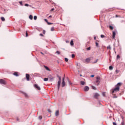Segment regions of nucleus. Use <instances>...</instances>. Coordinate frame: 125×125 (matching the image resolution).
Wrapping results in <instances>:
<instances>
[{"label": "nucleus", "mask_w": 125, "mask_h": 125, "mask_svg": "<svg viewBox=\"0 0 125 125\" xmlns=\"http://www.w3.org/2000/svg\"><path fill=\"white\" fill-rule=\"evenodd\" d=\"M37 18H38V17H37V16H34V20H37Z\"/></svg>", "instance_id": "22"}, {"label": "nucleus", "mask_w": 125, "mask_h": 125, "mask_svg": "<svg viewBox=\"0 0 125 125\" xmlns=\"http://www.w3.org/2000/svg\"><path fill=\"white\" fill-rule=\"evenodd\" d=\"M106 93L105 92H103L102 95H103V96H105V94Z\"/></svg>", "instance_id": "33"}, {"label": "nucleus", "mask_w": 125, "mask_h": 125, "mask_svg": "<svg viewBox=\"0 0 125 125\" xmlns=\"http://www.w3.org/2000/svg\"><path fill=\"white\" fill-rule=\"evenodd\" d=\"M68 82H69V83H70V81H68Z\"/></svg>", "instance_id": "57"}, {"label": "nucleus", "mask_w": 125, "mask_h": 125, "mask_svg": "<svg viewBox=\"0 0 125 125\" xmlns=\"http://www.w3.org/2000/svg\"><path fill=\"white\" fill-rule=\"evenodd\" d=\"M89 90V87L87 86H86L84 87V91H88Z\"/></svg>", "instance_id": "7"}, {"label": "nucleus", "mask_w": 125, "mask_h": 125, "mask_svg": "<svg viewBox=\"0 0 125 125\" xmlns=\"http://www.w3.org/2000/svg\"><path fill=\"white\" fill-rule=\"evenodd\" d=\"M43 34H44H44H45V30L43 31Z\"/></svg>", "instance_id": "43"}, {"label": "nucleus", "mask_w": 125, "mask_h": 125, "mask_svg": "<svg viewBox=\"0 0 125 125\" xmlns=\"http://www.w3.org/2000/svg\"><path fill=\"white\" fill-rule=\"evenodd\" d=\"M113 66H110V70H113Z\"/></svg>", "instance_id": "32"}, {"label": "nucleus", "mask_w": 125, "mask_h": 125, "mask_svg": "<svg viewBox=\"0 0 125 125\" xmlns=\"http://www.w3.org/2000/svg\"><path fill=\"white\" fill-rule=\"evenodd\" d=\"M70 44L71 45L73 46L74 45V41H73V40H71L70 42Z\"/></svg>", "instance_id": "15"}, {"label": "nucleus", "mask_w": 125, "mask_h": 125, "mask_svg": "<svg viewBox=\"0 0 125 125\" xmlns=\"http://www.w3.org/2000/svg\"><path fill=\"white\" fill-rule=\"evenodd\" d=\"M56 53H57V54L60 55V52H59V51H57L56 52Z\"/></svg>", "instance_id": "26"}, {"label": "nucleus", "mask_w": 125, "mask_h": 125, "mask_svg": "<svg viewBox=\"0 0 125 125\" xmlns=\"http://www.w3.org/2000/svg\"><path fill=\"white\" fill-rule=\"evenodd\" d=\"M52 17V16H49V18H51Z\"/></svg>", "instance_id": "49"}, {"label": "nucleus", "mask_w": 125, "mask_h": 125, "mask_svg": "<svg viewBox=\"0 0 125 125\" xmlns=\"http://www.w3.org/2000/svg\"><path fill=\"white\" fill-rule=\"evenodd\" d=\"M51 31H54V27H52L51 28Z\"/></svg>", "instance_id": "21"}, {"label": "nucleus", "mask_w": 125, "mask_h": 125, "mask_svg": "<svg viewBox=\"0 0 125 125\" xmlns=\"http://www.w3.org/2000/svg\"><path fill=\"white\" fill-rule=\"evenodd\" d=\"M113 125H117V123H115V122H113Z\"/></svg>", "instance_id": "41"}, {"label": "nucleus", "mask_w": 125, "mask_h": 125, "mask_svg": "<svg viewBox=\"0 0 125 125\" xmlns=\"http://www.w3.org/2000/svg\"><path fill=\"white\" fill-rule=\"evenodd\" d=\"M17 120L19 121V119L18 118V119H17Z\"/></svg>", "instance_id": "54"}, {"label": "nucleus", "mask_w": 125, "mask_h": 125, "mask_svg": "<svg viewBox=\"0 0 125 125\" xmlns=\"http://www.w3.org/2000/svg\"><path fill=\"white\" fill-rule=\"evenodd\" d=\"M94 39L95 40V38H94Z\"/></svg>", "instance_id": "59"}, {"label": "nucleus", "mask_w": 125, "mask_h": 125, "mask_svg": "<svg viewBox=\"0 0 125 125\" xmlns=\"http://www.w3.org/2000/svg\"><path fill=\"white\" fill-rule=\"evenodd\" d=\"M56 116H59V110H57L55 112Z\"/></svg>", "instance_id": "12"}, {"label": "nucleus", "mask_w": 125, "mask_h": 125, "mask_svg": "<svg viewBox=\"0 0 125 125\" xmlns=\"http://www.w3.org/2000/svg\"><path fill=\"white\" fill-rule=\"evenodd\" d=\"M44 67L47 70V71H50V70L49 69V68H48V67H47L46 66H44Z\"/></svg>", "instance_id": "14"}, {"label": "nucleus", "mask_w": 125, "mask_h": 125, "mask_svg": "<svg viewBox=\"0 0 125 125\" xmlns=\"http://www.w3.org/2000/svg\"><path fill=\"white\" fill-rule=\"evenodd\" d=\"M39 118L40 120H42V117L41 116H39Z\"/></svg>", "instance_id": "34"}, {"label": "nucleus", "mask_w": 125, "mask_h": 125, "mask_svg": "<svg viewBox=\"0 0 125 125\" xmlns=\"http://www.w3.org/2000/svg\"><path fill=\"white\" fill-rule=\"evenodd\" d=\"M28 32H26V37H28Z\"/></svg>", "instance_id": "37"}, {"label": "nucleus", "mask_w": 125, "mask_h": 125, "mask_svg": "<svg viewBox=\"0 0 125 125\" xmlns=\"http://www.w3.org/2000/svg\"><path fill=\"white\" fill-rule=\"evenodd\" d=\"M96 46H97V47H99L98 43L97 42H96Z\"/></svg>", "instance_id": "31"}, {"label": "nucleus", "mask_w": 125, "mask_h": 125, "mask_svg": "<svg viewBox=\"0 0 125 125\" xmlns=\"http://www.w3.org/2000/svg\"><path fill=\"white\" fill-rule=\"evenodd\" d=\"M87 50H90V47L87 48Z\"/></svg>", "instance_id": "36"}, {"label": "nucleus", "mask_w": 125, "mask_h": 125, "mask_svg": "<svg viewBox=\"0 0 125 125\" xmlns=\"http://www.w3.org/2000/svg\"><path fill=\"white\" fill-rule=\"evenodd\" d=\"M19 3L21 4V5H23V3L22 1H20Z\"/></svg>", "instance_id": "28"}, {"label": "nucleus", "mask_w": 125, "mask_h": 125, "mask_svg": "<svg viewBox=\"0 0 125 125\" xmlns=\"http://www.w3.org/2000/svg\"><path fill=\"white\" fill-rule=\"evenodd\" d=\"M97 80H100V77H97Z\"/></svg>", "instance_id": "45"}, {"label": "nucleus", "mask_w": 125, "mask_h": 125, "mask_svg": "<svg viewBox=\"0 0 125 125\" xmlns=\"http://www.w3.org/2000/svg\"><path fill=\"white\" fill-rule=\"evenodd\" d=\"M48 25H52V24H53V23L51 22H47Z\"/></svg>", "instance_id": "30"}, {"label": "nucleus", "mask_w": 125, "mask_h": 125, "mask_svg": "<svg viewBox=\"0 0 125 125\" xmlns=\"http://www.w3.org/2000/svg\"><path fill=\"white\" fill-rule=\"evenodd\" d=\"M64 60H65V62H68L69 59H68V58H65L64 59Z\"/></svg>", "instance_id": "20"}, {"label": "nucleus", "mask_w": 125, "mask_h": 125, "mask_svg": "<svg viewBox=\"0 0 125 125\" xmlns=\"http://www.w3.org/2000/svg\"><path fill=\"white\" fill-rule=\"evenodd\" d=\"M93 89H96V88L94 86H92Z\"/></svg>", "instance_id": "42"}, {"label": "nucleus", "mask_w": 125, "mask_h": 125, "mask_svg": "<svg viewBox=\"0 0 125 125\" xmlns=\"http://www.w3.org/2000/svg\"><path fill=\"white\" fill-rule=\"evenodd\" d=\"M29 19H30L31 20H33V16L30 15L29 16Z\"/></svg>", "instance_id": "16"}, {"label": "nucleus", "mask_w": 125, "mask_h": 125, "mask_svg": "<svg viewBox=\"0 0 125 125\" xmlns=\"http://www.w3.org/2000/svg\"><path fill=\"white\" fill-rule=\"evenodd\" d=\"M100 96V95L98 94V93H95L94 94V98H95L96 99H98V97Z\"/></svg>", "instance_id": "4"}, {"label": "nucleus", "mask_w": 125, "mask_h": 125, "mask_svg": "<svg viewBox=\"0 0 125 125\" xmlns=\"http://www.w3.org/2000/svg\"><path fill=\"white\" fill-rule=\"evenodd\" d=\"M40 36H41V37H43V35L42 33L40 34Z\"/></svg>", "instance_id": "38"}, {"label": "nucleus", "mask_w": 125, "mask_h": 125, "mask_svg": "<svg viewBox=\"0 0 125 125\" xmlns=\"http://www.w3.org/2000/svg\"><path fill=\"white\" fill-rule=\"evenodd\" d=\"M91 58H88L86 59L85 62H86L87 63L90 62V60H91Z\"/></svg>", "instance_id": "8"}, {"label": "nucleus", "mask_w": 125, "mask_h": 125, "mask_svg": "<svg viewBox=\"0 0 125 125\" xmlns=\"http://www.w3.org/2000/svg\"><path fill=\"white\" fill-rule=\"evenodd\" d=\"M59 81L58 82V90L60 88V84H61V77L58 76Z\"/></svg>", "instance_id": "2"}, {"label": "nucleus", "mask_w": 125, "mask_h": 125, "mask_svg": "<svg viewBox=\"0 0 125 125\" xmlns=\"http://www.w3.org/2000/svg\"><path fill=\"white\" fill-rule=\"evenodd\" d=\"M114 29V27H113V26H110V30H113Z\"/></svg>", "instance_id": "23"}, {"label": "nucleus", "mask_w": 125, "mask_h": 125, "mask_svg": "<svg viewBox=\"0 0 125 125\" xmlns=\"http://www.w3.org/2000/svg\"><path fill=\"white\" fill-rule=\"evenodd\" d=\"M34 87L38 89V90H41V87L39 86V85H38L37 84H34Z\"/></svg>", "instance_id": "6"}, {"label": "nucleus", "mask_w": 125, "mask_h": 125, "mask_svg": "<svg viewBox=\"0 0 125 125\" xmlns=\"http://www.w3.org/2000/svg\"><path fill=\"white\" fill-rule=\"evenodd\" d=\"M116 17H118V15H116Z\"/></svg>", "instance_id": "55"}, {"label": "nucleus", "mask_w": 125, "mask_h": 125, "mask_svg": "<svg viewBox=\"0 0 125 125\" xmlns=\"http://www.w3.org/2000/svg\"><path fill=\"white\" fill-rule=\"evenodd\" d=\"M44 20L47 23H48V21H47V19H45Z\"/></svg>", "instance_id": "29"}, {"label": "nucleus", "mask_w": 125, "mask_h": 125, "mask_svg": "<svg viewBox=\"0 0 125 125\" xmlns=\"http://www.w3.org/2000/svg\"><path fill=\"white\" fill-rule=\"evenodd\" d=\"M101 38H102V39H103V38H105V36H104L103 35H101Z\"/></svg>", "instance_id": "24"}, {"label": "nucleus", "mask_w": 125, "mask_h": 125, "mask_svg": "<svg viewBox=\"0 0 125 125\" xmlns=\"http://www.w3.org/2000/svg\"><path fill=\"white\" fill-rule=\"evenodd\" d=\"M116 37V31H113L112 32V39H115Z\"/></svg>", "instance_id": "10"}, {"label": "nucleus", "mask_w": 125, "mask_h": 125, "mask_svg": "<svg viewBox=\"0 0 125 125\" xmlns=\"http://www.w3.org/2000/svg\"><path fill=\"white\" fill-rule=\"evenodd\" d=\"M24 5H25V6H29V4H28L27 3L25 4Z\"/></svg>", "instance_id": "40"}, {"label": "nucleus", "mask_w": 125, "mask_h": 125, "mask_svg": "<svg viewBox=\"0 0 125 125\" xmlns=\"http://www.w3.org/2000/svg\"><path fill=\"white\" fill-rule=\"evenodd\" d=\"M26 78L27 81H30V75L28 74H26Z\"/></svg>", "instance_id": "9"}, {"label": "nucleus", "mask_w": 125, "mask_h": 125, "mask_svg": "<svg viewBox=\"0 0 125 125\" xmlns=\"http://www.w3.org/2000/svg\"><path fill=\"white\" fill-rule=\"evenodd\" d=\"M24 95L25 97H28V94H27L26 93H24Z\"/></svg>", "instance_id": "25"}, {"label": "nucleus", "mask_w": 125, "mask_h": 125, "mask_svg": "<svg viewBox=\"0 0 125 125\" xmlns=\"http://www.w3.org/2000/svg\"><path fill=\"white\" fill-rule=\"evenodd\" d=\"M1 20H2V21H5V19H4V17H1Z\"/></svg>", "instance_id": "17"}, {"label": "nucleus", "mask_w": 125, "mask_h": 125, "mask_svg": "<svg viewBox=\"0 0 125 125\" xmlns=\"http://www.w3.org/2000/svg\"><path fill=\"white\" fill-rule=\"evenodd\" d=\"M71 56H72V58H75V54H72Z\"/></svg>", "instance_id": "27"}, {"label": "nucleus", "mask_w": 125, "mask_h": 125, "mask_svg": "<svg viewBox=\"0 0 125 125\" xmlns=\"http://www.w3.org/2000/svg\"><path fill=\"white\" fill-rule=\"evenodd\" d=\"M14 76H15L16 77H18L19 76V74H18V72H15L13 73Z\"/></svg>", "instance_id": "11"}, {"label": "nucleus", "mask_w": 125, "mask_h": 125, "mask_svg": "<svg viewBox=\"0 0 125 125\" xmlns=\"http://www.w3.org/2000/svg\"><path fill=\"white\" fill-rule=\"evenodd\" d=\"M122 85V83H119L117 84L116 85V87L112 91V98H117V96L115 95V93H117V92H119L120 91V86Z\"/></svg>", "instance_id": "1"}, {"label": "nucleus", "mask_w": 125, "mask_h": 125, "mask_svg": "<svg viewBox=\"0 0 125 125\" xmlns=\"http://www.w3.org/2000/svg\"><path fill=\"white\" fill-rule=\"evenodd\" d=\"M107 49H110V45H109L108 46H107Z\"/></svg>", "instance_id": "47"}, {"label": "nucleus", "mask_w": 125, "mask_h": 125, "mask_svg": "<svg viewBox=\"0 0 125 125\" xmlns=\"http://www.w3.org/2000/svg\"><path fill=\"white\" fill-rule=\"evenodd\" d=\"M66 42H69V41H66Z\"/></svg>", "instance_id": "53"}, {"label": "nucleus", "mask_w": 125, "mask_h": 125, "mask_svg": "<svg viewBox=\"0 0 125 125\" xmlns=\"http://www.w3.org/2000/svg\"><path fill=\"white\" fill-rule=\"evenodd\" d=\"M115 72L116 74H118V73H119V70H116Z\"/></svg>", "instance_id": "39"}, {"label": "nucleus", "mask_w": 125, "mask_h": 125, "mask_svg": "<svg viewBox=\"0 0 125 125\" xmlns=\"http://www.w3.org/2000/svg\"><path fill=\"white\" fill-rule=\"evenodd\" d=\"M80 83L81 84H82V85H84V84H85V82L83 81H81L80 82Z\"/></svg>", "instance_id": "13"}, {"label": "nucleus", "mask_w": 125, "mask_h": 125, "mask_svg": "<svg viewBox=\"0 0 125 125\" xmlns=\"http://www.w3.org/2000/svg\"><path fill=\"white\" fill-rule=\"evenodd\" d=\"M97 61H98V60H96V62H94V63H97Z\"/></svg>", "instance_id": "44"}, {"label": "nucleus", "mask_w": 125, "mask_h": 125, "mask_svg": "<svg viewBox=\"0 0 125 125\" xmlns=\"http://www.w3.org/2000/svg\"><path fill=\"white\" fill-rule=\"evenodd\" d=\"M108 68H109V69H110V66H109V67H108Z\"/></svg>", "instance_id": "56"}, {"label": "nucleus", "mask_w": 125, "mask_h": 125, "mask_svg": "<svg viewBox=\"0 0 125 125\" xmlns=\"http://www.w3.org/2000/svg\"><path fill=\"white\" fill-rule=\"evenodd\" d=\"M96 83H99V81L98 80L96 81Z\"/></svg>", "instance_id": "50"}, {"label": "nucleus", "mask_w": 125, "mask_h": 125, "mask_svg": "<svg viewBox=\"0 0 125 125\" xmlns=\"http://www.w3.org/2000/svg\"><path fill=\"white\" fill-rule=\"evenodd\" d=\"M41 53L43 55V53L42 52H41Z\"/></svg>", "instance_id": "51"}, {"label": "nucleus", "mask_w": 125, "mask_h": 125, "mask_svg": "<svg viewBox=\"0 0 125 125\" xmlns=\"http://www.w3.org/2000/svg\"><path fill=\"white\" fill-rule=\"evenodd\" d=\"M0 83H1V84H6V82H5V81L3 80V79H0Z\"/></svg>", "instance_id": "5"}, {"label": "nucleus", "mask_w": 125, "mask_h": 125, "mask_svg": "<svg viewBox=\"0 0 125 125\" xmlns=\"http://www.w3.org/2000/svg\"><path fill=\"white\" fill-rule=\"evenodd\" d=\"M48 112H50V109H48Z\"/></svg>", "instance_id": "52"}, {"label": "nucleus", "mask_w": 125, "mask_h": 125, "mask_svg": "<svg viewBox=\"0 0 125 125\" xmlns=\"http://www.w3.org/2000/svg\"><path fill=\"white\" fill-rule=\"evenodd\" d=\"M47 81H48V78H44V82H47Z\"/></svg>", "instance_id": "18"}, {"label": "nucleus", "mask_w": 125, "mask_h": 125, "mask_svg": "<svg viewBox=\"0 0 125 125\" xmlns=\"http://www.w3.org/2000/svg\"><path fill=\"white\" fill-rule=\"evenodd\" d=\"M122 125H125V123H124V121H123V122L121 123Z\"/></svg>", "instance_id": "35"}, {"label": "nucleus", "mask_w": 125, "mask_h": 125, "mask_svg": "<svg viewBox=\"0 0 125 125\" xmlns=\"http://www.w3.org/2000/svg\"><path fill=\"white\" fill-rule=\"evenodd\" d=\"M121 59V56L120 55H118L117 56V59Z\"/></svg>", "instance_id": "19"}, {"label": "nucleus", "mask_w": 125, "mask_h": 125, "mask_svg": "<svg viewBox=\"0 0 125 125\" xmlns=\"http://www.w3.org/2000/svg\"><path fill=\"white\" fill-rule=\"evenodd\" d=\"M53 10H54V8H52L51 9V11H53Z\"/></svg>", "instance_id": "46"}, {"label": "nucleus", "mask_w": 125, "mask_h": 125, "mask_svg": "<svg viewBox=\"0 0 125 125\" xmlns=\"http://www.w3.org/2000/svg\"><path fill=\"white\" fill-rule=\"evenodd\" d=\"M62 87H64V86H65V85H66V83L65 82V77H63L62 78Z\"/></svg>", "instance_id": "3"}, {"label": "nucleus", "mask_w": 125, "mask_h": 125, "mask_svg": "<svg viewBox=\"0 0 125 125\" xmlns=\"http://www.w3.org/2000/svg\"><path fill=\"white\" fill-rule=\"evenodd\" d=\"M91 78H93L94 77V75H91Z\"/></svg>", "instance_id": "48"}, {"label": "nucleus", "mask_w": 125, "mask_h": 125, "mask_svg": "<svg viewBox=\"0 0 125 125\" xmlns=\"http://www.w3.org/2000/svg\"><path fill=\"white\" fill-rule=\"evenodd\" d=\"M80 76H81V77H82V75H81Z\"/></svg>", "instance_id": "58"}]
</instances>
